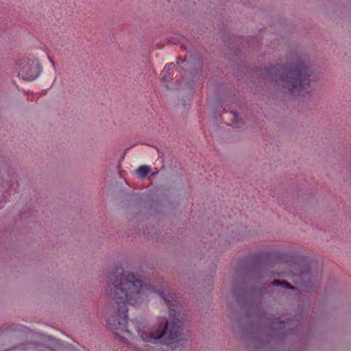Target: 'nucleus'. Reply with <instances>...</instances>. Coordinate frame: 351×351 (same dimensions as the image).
Masks as SVG:
<instances>
[{"instance_id": "0eeeda50", "label": "nucleus", "mask_w": 351, "mask_h": 351, "mask_svg": "<svg viewBox=\"0 0 351 351\" xmlns=\"http://www.w3.org/2000/svg\"><path fill=\"white\" fill-rule=\"evenodd\" d=\"M172 75L170 67H165L161 72V77L164 82H167L172 79Z\"/></svg>"}, {"instance_id": "f257e3e1", "label": "nucleus", "mask_w": 351, "mask_h": 351, "mask_svg": "<svg viewBox=\"0 0 351 351\" xmlns=\"http://www.w3.org/2000/svg\"><path fill=\"white\" fill-rule=\"evenodd\" d=\"M107 291L113 294L108 310L107 324L115 335L128 342L132 328L147 344L141 351H165L160 344L171 345L179 340L182 322L173 307L168 286L143 285L140 280L123 267H117L109 277Z\"/></svg>"}, {"instance_id": "39448f33", "label": "nucleus", "mask_w": 351, "mask_h": 351, "mask_svg": "<svg viewBox=\"0 0 351 351\" xmlns=\"http://www.w3.org/2000/svg\"><path fill=\"white\" fill-rule=\"evenodd\" d=\"M291 60H294L295 62L291 64L289 66H304L306 63L305 58L300 56L298 54H291Z\"/></svg>"}, {"instance_id": "423d86ee", "label": "nucleus", "mask_w": 351, "mask_h": 351, "mask_svg": "<svg viewBox=\"0 0 351 351\" xmlns=\"http://www.w3.org/2000/svg\"><path fill=\"white\" fill-rule=\"evenodd\" d=\"M151 168L148 166L142 165L136 170V174L140 178H145L150 172Z\"/></svg>"}, {"instance_id": "6e6552de", "label": "nucleus", "mask_w": 351, "mask_h": 351, "mask_svg": "<svg viewBox=\"0 0 351 351\" xmlns=\"http://www.w3.org/2000/svg\"><path fill=\"white\" fill-rule=\"evenodd\" d=\"M272 284L274 285H276V286H282V287H285V288H290V289H293V287L291 286L289 283L287 282H285V281H280L278 280H274L273 282H272Z\"/></svg>"}, {"instance_id": "20e7f679", "label": "nucleus", "mask_w": 351, "mask_h": 351, "mask_svg": "<svg viewBox=\"0 0 351 351\" xmlns=\"http://www.w3.org/2000/svg\"><path fill=\"white\" fill-rule=\"evenodd\" d=\"M21 64H24L27 66H37L40 64L38 59L32 55H29L23 58Z\"/></svg>"}, {"instance_id": "7ed1b4c3", "label": "nucleus", "mask_w": 351, "mask_h": 351, "mask_svg": "<svg viewBox=\"0 0 351 351\" xmlns=\"http://www.w3.org/2000/svg\"><path fill=\"white\" fill-rule=\"evenodd\" d=\"M40 67H21L19 72V76L26 80H34L40 74Z\"/></svg>"}, {"instance_id": "f03ea898", "label": "nucleus", "mask_w": 351, "mask_h": 351, "mask_svg": "<svg viewBox=\"0 0 351 351\" xmlns=\"http://www.w3.org/2000/svg\"><path fill=\"white\" fill-rule=\"evenodd\" d=\"M271 71L282 74L275 80L284 84L293 95L304 97L310 93L316 77L311 70L312 67H271Z\"/></svg>"}, {"instance_id": "1a4fd4ad", "label": "nucleus", "mask_w": 351, "mask_h": 351, "mask_svg": "<svg viewBox=\"0 0 351 351\" xmlns=\"http://www.w3.org/2000/svg\"><path fill=\"white\" fill-rule=\"evenodd\" d=\"M230 114L234 118V123H237L238 122L239 114L235 112H231Z\"/></svg>"}]
</instances>
